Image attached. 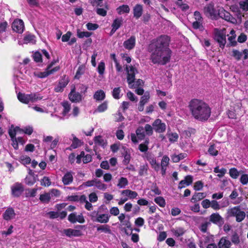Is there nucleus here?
Listing matches in <instances>:
<instances>
[{
	"mask_svg": "<svg viewBox=\"0 0 248 248\" xmlns=\"http://www.w3.org/2000/svg\"><path fill=\"white\" fill-rule=\"evenodd\" d=\"M105 69V64L104 62L101 61L99 62L97 67L98 72L100 75H103Z\"/></svg>",
	"mask_w": 248,
	"mask_h": 248,
	"instance_id": "nucleus-57",
	"label": "nucleus"
},
{
	"mask_svg": "<svg viewBox=\"0 0 248 248\" xmlns=\"http://www.w3.org/2000/svg\"><path fill=\"white\" fill-rule=\"evenodd\" d=\"M231 245V242L227 237H221L217 243L218 248H228Z\"/></svg>",
	"mask_w": 248,
	"mask_h": 248,
	"instance_id": "nucleus-18",
	"label": "nucleus"
},
{
	"mask_svg": "<svg viewBox=\"0 0 248 248\" xmlns=\"http://www.w3.org/2000/svg\"><path fill=\"white\" fill-rule=\"evenodd\" d=\"M231 241L232 243L237 245L240 243V239L238 234L235 232L232 236Z\"/></svg>",
	"mask_w": 248,
	"mask_h": 248,
	"instance_id": "nucleus-59",
	"label": "nucleus"
},
{
	"mask_svg": "<svg viewBox=\"0 0 248 248\" xmlns=\"http://www.w3.org/2000/svg\"><path fill=\"white\" fill-rule=\"evenodd\" d=\"M94 186L101 190H105L107 188V185L104 184L102 182L97 179H94Z\"/></svg>",
	"mask_w": 248,
	"mask_h": 248,
	"instance_id": "nucleus-34",
	"label": "nucleus"
},
{
	"mask_svg": "<svg viewBox=\"0 0 248 248\" xmlns=\"http://www.w3.org/2000/svg\"><path fill=\"white\" fill-rule=\"evenodd\" d=\"M121 89L119 87L115 88L112 91V96L116 99L120 98L121 95L120 94Z\"/></svg>",
	"mask_w": 248,
	"mask_h": 248,
	"instance_id": "nucleus-48",
	"label": "nucleus"
},
{
	"mask_svg": "<svg viewBox=\"0 0 248 248\" xmlns=\"http://www.w3.org/2000/svg\"><path fill=\"white\" fill-rule=\"evenodd\" d=\"M29 94L19 93L17 95L18 99L22 103L28 104L29 103Z\"/></svg>",
	"mask_w": 248,
	"mask_h": 248,
	"instance_id": "nucleus-28",
	"label": "nucleus"
},
{
	"mask_svg": "<svg viewBox=\"0 0 248 248\" xmlns=\"http://www.w3.org/2000/svg\"><path fill=\"white\" fill-rule=\"evenodd\" d=\"M155 202L162 207H164L166 205L165 200L162 197H157L155 198Z\"/></svg>",
	"mask_w": 248,
	"mask_h": 248,
	"instance_id": "nucleus-46",
	"label": "nucleus"
},
{
	"mask_svg": "<svg viewBox=\"0 0 248 248\" xmlns=\"http://www.w3.org/2000/svg\"><path fill=\"white\" fill-rule=\"evenodd\" d=\"M143 128L145 135L150 136L153 134L154 129L153 126L152 127L149 124H146Z\"/></svg>",
	"mask_w": 248,
	"mask_h": 248,
	"instance_id": "nucleus-44",
	"label": "nucleus"
},
{
	"mask_svg": "<svg viewBox=\"0 0 248 248\" xmlns=\"http://www.w3.org/2000/svg\"><path fill=\"white\" fill-rule=\"evenodd\" d=\"M154 129L158 133L164 132L166 128L165 123H162V121L159 119L155 120L153 123Z\"/></svg>",
	"mask_w": 248,
	"mask_h": 248,
	"instance_id": "nucleus-9",
	"label": "nucleus"
},
{
	"mask_svg": "<svg viewBox=\"0 0 248 248\" xmlns=\"http://www.w3.org/2000/svg\"><path fill=\"white\" fill-rule=\"evenodd\" d=\"M24 41L26 44L31 43L34 44L36 42L35 36L30 33L26 34L24 37Z\"/></svg>",
	"mask_w": 248,
	"mask_h": 248,
	"instance_id": "nucleus-30",
	"label": "nucleus"
},
{
	"mask_svg": "<svg viewBox=\"0 0 248 248\" xmlns=\"http://www.w3.org/2000/svg\"><path fill=\"white\" fill-rule=\"evenodd\" d=\"M118 14L122 15L124 13H128L130 11V8L127 5H122L116 9Z\"/></svg>",
	"mask_w": 248,
	"mask_h": 248,
	"instance_id": "nucleus-33",
	"label": "nucleus"
},
{
	"mask_svg": "<svg viewBox=\"0 0 248 248\" xmlns=\"http://www.w3.org/2000/svg\"><path fill=\"white\" fill-rule=\"evenodd\" d=\"M68 220L72 223H75L77 222L83 223L85 222V219L82 214L77 215L76 212L70 214L68 216Z\"/></svg>",
	"mask_w": 248,
	"mask_h": 248,
	"instance_id": "nucleus-8",
	"label": "nucleus"
},
{
	"mask_svg": "<svg viewBox=\"0 0 248 248\" xmlns=\"http://www.w3.org/2000/svg\"><path fill=\"white\" fill-rule=\"evenodd\" d=\"M124 47L128 50L132 49L136 45V37L135 36H131L128 39L125 40L124 42Z\"/></svg>",
	"mask_w": 248,
	"mask_h": 248,
	"instance_id": "nucleus-15",
	"label": "nucleus"
},
{
	"mask_svg": "<svg viewBox=\"0 0 248 248\" xmlns=\"http://www.w3.org/2000/svg\"><path fill=\"white\" fill-rule=\"evenodd\" d=\"M187 157V154L186 153H181L179 155L174 154L171 156V158L173 162L177 163L181 160Z\"/></svg>",
	"mask_w": 248,
	"mask_h": 248,
	"instance_id": "nucleus-26",
	"label": "nucleus"
},
{
	"mask_svg": "<svg viewBox=\"0 0 248 248\" xmlns=\"http://www.w3.org/2000/svg\"><path fill=\"white\" fill-rule=\"evenodd\" d=\"M69 82L68 78L66 76L63 77L60 80L58 85L55 88V91L56 92H62L63 88L66 87Z\"/></svg>",
	"mask_w": 248,
	"mask_h": 248,
	"instance_id": "nucleus-14",
	"label": "nucleus"
},
{
	"mask_svg": "<svg viewBox=\"0 0 248 248\" xmlns=\"http://www.w3.org/2000/svg\"><path fill=\"white\" fill-rule=\"evenodd\" d=\"M123 19L122 17L117 18L113 20L111 27L118 30L122 25Z\"/></svg>",
	"mask_w": 248,
	"mask_h": 248,
	"instance_id": "nucleus-38",
	"label": "nucleus"
},
{
	"mask_svg": "<svg viewBox=\"0 0 248 248\" xmlns=\"http://www.w3.org/2000/svg\"><path fill=\"white\" fill-rule=\"evenodd\" d=\"M54 64V62H52L48 66H47L46 70L48 71V75L52 74L54 72L58 71L60 69V67L59 66H56L53 68L52 69H50L52 65Z\"/></svg>",
	"mask_w": 248,
	"mask_h": 248,
	"instance_id": "nucleus-56",
	"label": "nucleus"
},
{
	"mask_svg": "<svg viewBox=\"0 0 248 248\" xmlns=\"http://www.w3.org/2000/svg\"><path fill=\"white\" fill-rule=\"evenodd\" d=\"M51 185V182L49 178L45 176L41 180V185L45 186H48Z\"/></svg>",
	"mask_w": 248,
	"mask_h": 248,
	"instance_id": "nucleus-61",
	"label": "nucleus"
},
{
	"mask_svg": "<svg viewBox=\"0 0 248 248\" xmlns=\"http://www.w3.org/2000/svg\"><path fill=\"white\" fill-rule=\"evenodd\" d=\"M208 152L212 156H216L218 154V151L216 149L215 145L210 146Z\"/></svg>",
	"mask_w": 248,
	"mask_h": 248,
	"instance_id": "nucleus-51",
	"label": "nucleus"
},
{
	"mask_svg": "<svg viewBox=\"0 0 248 248\" xmlns=\"http://www.w3.org/2000/svg\"><path fill=\"white\" fill-rule=\"evenodd\" d=\"M122 194H125L130 199H134L137 197L138 193L136 191H132L129 189L124 190L121 192Z\"/></svg>",
	"mask_w": 248,
	"mask_h": 248,
	"instance_id": "nucleus-32",
	"label": "nucleus"
},
{
	"mask_svg": "<svg viewBox=\"0 0 248 248\" xmlns=\"http://www.w3.org/2000/svg\"><path fill=\"white\" fill-rule=\"evenodd\" d=\"M34 75L39 78H44L47 77L49 75L47 70L46 69L44 72H34Z\"/></svg>",
	"mask_w": 248,
	"mask_h": 248,
	"instance_id": "nucleus-55",
	"label": "nucleus"
},
{
	"mask_svg": "<svg viewBox=\"0 0 248 248\" xmlns=\"http://www.w3.org/2000/svg\"><path fill=\"white\" fill-rule=\"evenodd\" d=\"M169 161L170 158L168 156L166 155L163 156L161 162V167L167 168L169 164Z\"/></svg>",
	"mask_w": 248,
	"mask_h": 248,
	"instance_id": "nucleus-58",
	"label": "nucleus"
},
{
	"mask_svg": "<svg viewBox=\"0 0 248 248\" xmlns=\"http://www.w3.org/2000/svg\"><path fill=\"white\" fill-rule=\"evenodd\" d=\"M21 129L18 127H14L12 125L11 128H9L8 133L10 136L11 139H16V135L17 132L20 131Z\"/></svg>",
	"mask_w": 248,
	"mask_h": 248,
	"instance_id": "nucleus-31",
	"label": "nucleus"
},
{
	"mask_svg": "<svg viewBox=\"0 0 248 248\" xmlns=\"http://www.w3.org/2000/svg\"><path fill=\"white\" fill-rule=\"evenodd\" d=\"M97 231L100 232L110 234L111 233L110 227L108 225H99L97 227Z\"/></svg>",
	"mask_w": 248,
	"mask_h": 248,
	"instance_id": "nucleus-25",
	"label": "nucleus"
},
{
	"mask_svg": "<svg viewBox=\"0 0 248 248\" xmlns=\"http://www.w3.org/2000/svg\"><path fill=\"white\" fill-rule=\"evenodd\" d=\"M128 184V181L127 178L125 177H121L118 181L117 186L120 188H124Z\"/></svg>",
	"mask_w": 248,
	"mask_h": 248,
	"instance_id": "nucleus-37",
	"label": "nucleus"
},
{
	"mask_svg": "<svg viewBox=\"0 0 248 248\" xmlns=\"http://www.w3.org/2000/svg\"><path fill=\"white\" fill-rule=\"evenodd\" d=\"M92 33L88 31H82L79 30H77V36L80 38L84 37H89L91 35Z\"/></svg>",
	"mask_w": 248,
	"mask_h": 248,
	"instance_id": "nucleus-45",
	"label": "nucleus"
},
{
	"mask_svg": "<svg viewBox=\"0 0 248 248\" xmlns=\"http://www.w3.org/2000/svg\"><path fill=\"white\" fill-rule=\"evenodd\" d=\"M110 215L108 214H102L98 215L96 222L105 224L109 221Z\"/></svg>",
	"mask_w": 248,
	"mask_h": 248,
	"instance_id": "nucleus-22",
	"label": "nucleus"
},
{
	"mask_svg": "<svg viewBox=\"0 0 248 248\" xmlns=\"http://www.w3.org/2000/svg\"><path fill=\"white\" fill-rule=\"evenodd\" d=\"M240 8L244 11H248V0L240 1L239 2Z\"/></svg>",
	"mask_w": 248,
	"mask_h": 248,
	"instance_id": "nucleus-47",
	"label": "nucleus"
},
{
	"mask_svg": "<svg viewBox=\"0 0 248 248\" xmlns=\"http://www.w3.org/2000/svg\"><path fill=\"white\" fill-rule=\"evenodd\" d=\"M99 215L98 211H93L90 213L89 216L91 220L93 222H96Z\"/></svg>",
	"mask_w": 248,
	"mask_h": 248,
	"instance_id": "nucleus-60",
	"label": "nucleus"
},
{
	"mask_svg": "<svg viewBox=\"0 0 248 248\" xmlns=\"http://www.w3.org/2000/svg\"><path fill=\"white\" fill-rule=\"evenodd\" d=\"M127 72V81L129 85L134 82L135 79V74L138 72L137 69L132 66H126Z\"/></svg>",
	"mask_w": 248,
	"mask_h": 248,
	"instance_id": "nucleus-5",
	"label": "nucleus"
},
{
	"mask_svg": "<svg viewBox=\"0 0 248 248\" xmlns=\"http://www.w3.org/2000/svg\"><path fill=\"white\" fill-rule=\"evenodd\" d=\"M170 39L167 36H161L149 46L150 59L154 64L165 65L170 61L171 51L169 48Z\"/></svg>",
	"mask_w": 248,
	"mask_h": 248,
	"instance_id": "nucleus-1",
	"label": "nucleus"
},
{
	"mask_svg": "<svg viewBox=\"0 0 248 248\" xmlns=\"http://www.w3.org/2000/svg\"><path fill=\"white\" fill-rule=\"evenodd\" d=\"M218 17H220L232 23H234L235 20L230 13L225 11L223 8H221L218 10L217 19H218Z\"/></svg>",
	"mask_w": 248,
	"mask_h": 248,
	"instance_id": "nucleus-6",
	"label": "nucleus"
},
{
	"mask_svg": "<svg viewBox=\"0 0 248 248\" xmlns=\"http://www.w3.org/2000/svg\"><path fill=\"white\" fill-rule=\"evenodd\" d=\"M94 141V143L98 145L102 146H105L106 145V140L100 136L95 137Z\"/></svg>",
	"mask_w": 248,
	"mask_h": 248,
	"instance_id": "nucleus-39",
	"label": "nucleus"
},
{
	"mask_svg": "<svg viewBox=\"0 0 248 248\" xmlns=\"http://www.w3.org/2000/svg\"><path fill=\"white\" fill-rule=\"evenodd\" d=\"M16 214L12 208H8L3 214V217L6 220H9L15 217Z\"/></svg>",
	"mask_w": 248,
	"mask_h": 248,
	"instance_id": "nucleus-20",
	"label": "nucleus"
},
{
	"mask_svg": "<svg viewBox=\"0 0 248 248\" xmlns=\"http://www.w3.org/2000/svg\"><path fill=\"white\" fill-rule=\"evenodd\" d=\"M228 214L229 216L235 217L236 220L238 222H241L246 217L245 212L241 211L239 206L229 209Z\"/></svg>",
	"mask_w": 248,
	"mask_h": 248,
	"instance_id": "nucleus-3",
	"label": "nucleus"
},
{
	"mask_svg": "<svg viewBox=\"0 0 248 248\" xmlns=\"http://www.w3.org/2000/svg\"><path fill=\"white\" fill-rule=\"evenodd\" d=\"M215 39L219 43L220 47L223 48L226 43V36L220 31H217L215 34Z\"/></svg>",
	"mask_w": 248,
	"mask_h": 248,
	"instance_id": "nucleus-13",
	"label": "nucleus"
},
{
	"mask_svg": "<svg viewBox=\"0 0 248 248\" xmlns=\"http://www.w3.org/2000/svg\"><path fill=\"white\" fill-rule=\"evenodd\" d=\"M12 27L14 31L21 33L24 31V23L21 19H16L13 22Z\"/></svg>",
	"mask_w": 248,
	"mask_h": 248,
	"instance_id": "nucleus-11",
	"label": "nucleus"
},
{
	"mask_svg": "<svg viewBox=\"0 0 248 248\" xmlns=\"http://www.w3.org/2000/svg\"><path fill=\"white\" fill-rule=\"evenodd\" d=\"M214 172L216 173H218L217 175V177H218L219 178H222L226 173L227 170L226 169L224 168L219 169L218 166H217L214 168Z\"/></svg>",
	"mask_w": 248,
	"mask_h": 248,
	"instance_id": "nucleus-35",
	"label": "nucleus"
},
{
	"mask_svg": "<svg viewBox=\"0 0 248 248\" xmlns=\"http://www.w3.org/2000/svg\"><path fill=\"white\" fill-rule=\"evenodd\" d=\"M150 98V94L148 92H146L141 97L140 104L145 105L147 103Z\"/></svg>",
	"mask_w": 248,
	"mask_h": 248,
	"instance_id": "nucleus-52",
	"label": "nucleus"
},
{
	"mask_svg": "<svg viewBox=\"0 0 248 248\" xmlns=\"http://www.w3.org/2000/svg\"><path fill=\"white\" fill-rule=\"evenodd\" d=\"M105 92L102 90H99L95 93L93 98L97 101H101L105 99Z\"/></svg>",
	"mask_w": 248,
	"mask_h": 248,
	"instance_id": "nucleus-24",
	"label": "nucleus"
},
{
	"mask_svg": "<svg viewBox=\"0 0 248 248\" xmlns=\"http://www.w3.org/2000/svg\"><path fill=\"white\" fill-rule=\"evenodd\" d=\"M12 195L15 197H19L24 191V187L20 183H16L11 186Z\"/></svg>",
	"mask_w": 248,
	"mask_h": 248,
	"instance_id": "nucleus-12",
	"label": "nucleus"
},
{
	"mask_svg": "<svg viewBox=\"0 0 248 248\" xmlns=\"http://www.w3.org/2000/svg\"><path fill=\"white\" fill-rule=\"evenodd\" d=\"M148 169V167L147 165L141 166L139 170V175L140 176L146 175L147 173Z\"/></svg>",
	"mask_w": 248,
	"mask_h": 248,
	"instance_id": "nucleus-53",
	"label": "nucleus"
},
{
	"mask_svg": "<svg viewBox=\"0 0 248 248\" xmlns=\"http://www.w3.org/2000/svg\"><path fill=\"white\" fill-rule=\"evenodd\" d=\"M228 40L229 42V45L231 46H234L237 45V42L235 40L236 35L235 34V31L234 30L232 29L230 34H228Z\"/></svg>",
	"mask_w": 248,
	"mask_h": 248,
	"instance_id": "nucleus-21",
	"label": "nucleus"
},
{
	"mask_svg": "<svg viewBox=\"0 0 248 248\" xmlns=\"http://www.w3.org/2000/svg\"><path fill=\"white\" fill-rule=\"evenodd\" d=\"M72 136L73 137V140L71 146L73 149H75L80 146V141L74 135H72Z\"/></svg>",
	"mask_w": 248,
	"mask_h": 248,
	"instance_id": "nucleus-49",
	"label": "nucleus"
},
{
	"mask_svg": "<svg viewBox=\"0 0 248 248\" xmlns=\"http://www.w3.org/2000/svg\"><path fill=\"white\" fill-rule=\"evenodd\" d=\"M206 196V194L203 192L196 193L193 195L191 199V202H193L199 201L203 199Z\"/></svg>",
	"mask_w": 248,
	"mask_h": 248,
	"instance_id": "nucleus-29",
	"label": "nucleus"
},
{
	"mask_svg": "<svg viewBox=\"0 0 248 248\" xmlns=\"http://www.w3.org/2000/svg\"><path fill=\"white\" fill-rule=\"evenodd\" d=\"M137 136L139 139L143 140L145 137L144 128L142 126L139 127L136 131Z\"/></svg>",
	"mask_w": 248,
	"mask_h": 248,
	"instance_id": "nucleus-40",
	"label": "nucleus"
},
{
	"mask_svg": "<svg viewBox=\"0 0 248 248\" xmlns=\"http://www.w3.org/2000/svg\"><path fill=\"white\" fill-rule=\"evenodd\" d=\"M62 106L63 107L62 113L64 115H65L70 111V106L68 103L67 102H63L62 103Z\"/></svg>",
	"mask_w": 248,
	"mask_h": 248,
	"instance_id": "nucleus-62",
	"label": "nucleus"
},
{
	"mask_svg": "<svg viewBox=\"0 0 248 248\" xmlns=\"http://www.w3.org/2000/svg\"><path fill=\"white\" fill-rule=\"evenodd\" d=\"M209 221L220 226L224 223L223 218L217 213L211 214L209 217Z\"/></svg>",
	"mask_w": 248,
	"mask_h": 248,
	"instance_id": "nucleus-10",
	"label": "nucleus"
},
{
	"mask_svg": "<svg viewBox=\"0 0 248 248\" xmlns=\"http://www.w3.org/2000/svg\"><path fill=\"white\" fill-rule=\"evenodd\" d=\"M232 56L237 61L241 60L242 58L244 60H247L248 59V49H244L242 52L233 49L232 51Z\"/></svg>",
	"mask_w": 248,
	"mask_h": 248,
	"instance_id": "nucleus-7",
	"label": "nucleus"
},
{
	"mask_svg": "<svg viewBox=\"0 0 248 248\" xmlns=\"http://www.w3.org/2000/svg\"><path fill=\"white\" fill-rule=\"evenodd\" d=\"M211 224L210 221H205L201 223L199 229L202 232L205 233L207 231L208 227H209Z\"/></svg>",
	"mask_w": 248,
	"mask_h": 248,
	"instance_id": "nucleus-41",
	"label": "nucleus"
},
{
	"mask_svg": "<svg viewBox=\"0 0 248 248\" xmlns=\"http://www.w3.org/2000/svg\"><path fill=\"white\" fill-rule=\"evenodd\" d=\"M240 181L243 185H247L248 183V174H242L240 177Z\"/></svg>",
	"mask_w": 248,
	"mask_h": 248,
	"instance_id": "nucleus-64",
	"label": "nucleus"
},
{
	"mask_svg": "<svg viewBox=\"0 0 248 248\" xmlns=\"http://www.w3.org/2000/svg\"><path fill=\"white\" fill-rule=\"evenodd\" d=\"M203 13L208 18L212 19H217V14L218 10H217L213 3L206 4L203 9Z\"/></svg>",
	"mask_w": 248,
	"mask_h": 248,
	"instance_id": "nucleus-4",
	"label": "nucleus"
},
{
	"mask_svg": "<svg viewBox=\"0 0 248 248\" xmlns=\"http://www.w3.org/2000/svg\"><path fill=\"white\" fill-rule=\"evenodd\" d=\"M189 107L194 118L200 121H207L210 117L211 110L209 105L202 100H192Z\"/></svg>",
	"mask_w": 248,
	"mask_h": 248,
	"instance_id": "nucleus-2",
	"label": "nucleus"
},
{
	"mask_svg": "<svg viewBox=\"0 0 248 248\" xmlns=\"http://www.w3.org/2000/svg\"><path fill=\"white\" fill-rule=\"evenodd\" d=\"M74 173L71 171H67L62 177V182L64 185L71 184L73 181Z\"/></svg>",
	"mask_w": 248,
	"mask_h": 248,
	"instance_id": "nucleus-16",
	"label": "nucleus"
},
{
	"mask_svg": "<svg viewBox=\"0 0 248 248\" xmlns=\"http://www.w3.org/2000/svg\"><path fill=\"white\" fill-rule=\"evenodd\" d=\"M85 71V65L84 64H82V65H80L78 67V70L76 72V74L75 77V78L79 79L80 78V76L84 73Z\"/></svg>",
	"mask_w": 248,
	"mask_h": 248,
	"instance_id": "nucleus-42",
	"label": "nucleus"
},
{
	"mask_svg": "<svg viewBox=\"0 0 248 248\" xmlns=\"http://www.w3.org/2000/svg\"><path fill=\"white\" fill-rule=\"evenodd\" d=\"M51 198L50 193H46L44 194L40 195V200L43 202L47 203L49 202Z\"/></svg>",
	"mask_w": 248,
	"mask_h": 248,
	"instance_id": "nucleus-43",
	"label": "nucleus"
},
{
	"mask_svg": "<svg viewBox=\"0 0 248 248\" xmlns=\"http://www.w3.org/2000/svg\"><path fill=\"white\" fill-rule=\"evenodd\" d=\"M171 232L175 236L179 237L183 235L185 233L186 231L184 228L182 227H179L175 229H171Z\"/></svg>",
	"mask_w": 248,
	"mask_h": 248,
	"instance_id": "nucleus-27",
	"label": "nucleus"
},
{
	"mask_svg": "<svg viewBox=\"0 0 248 248\" xmlns=\"http://www.w3.org/2000/svg\"><path fill=\"white\" fill-rule=\"evenodd\" d=\"M243 171H239L235 168H232L229 170L230 176L233 179H237L239 174L242 173Z\"/></svg>",
	"mask_w": 248,
	"mask_h": 248,
	"instance_id": "nucleus-36",
	"label": "nucleus"
},
{
	"mask_svg": "<svg viewBox=\"0 0 248 248\" xmlns=\"http://www.w3.org/2000/svg\"><path fill=\"white\" fill-rule=\"evenodd\" d=\"M143 8L142 5L140 4L136 5L133 9L134 16L137 19L139 18L141 16Z\"/></svg>",
	"mask_w": 248,
	"mask_h": 248,
	"instance_id": "nucleus-23",
	"label": "nucleus"
},
{
	"mask_svg": "<svg viewBox=\"0 0 248 248\" xmlns=\"http://www.w3.org/2000/svg\"><path fill=\"white\" fill-rule=\"evenodd\" d=\"M108 108V103L107 102H104L100 104L97 108L96 111L102 112L105 111Z\"/></svg>",
	"mask_w": 248,
	"mask_h": 248,
	"instance_id": "nucleus-54",
	"label": "nucleus"
},
{
	"mask_svg": "<svg viewBox=\"0 0 248 248\" xmlns=\"http://www.w3.org/2000/svg\"><path fill=\"white\" fill-rule=\"evenodd\" d=\"M69 99L73 102H79L82 100V95L78 92L72 90L69 94Z\"/></svg>",
	"mask_w": 248,
	"mask_h": 248,
	"instance_id": "nucleus-19",
	"label": "nucleus"
},
{
	"mask_svg": "<svg viewBox=\"0 0 248 248\" xmlns=\"http://www.w3.org/2000/svg\"><path fill=\"white\" fill-rule=\"evenodd\" d=\"M64 233L69 237L72 236L78 237L82 235V232L80 230L72 229H67L63 230Z\"/></svg>",
	"mask_w": 248,
	"mask_h": 248,
	"instance_id": "nucleus-17",
	"label": "nucleus"
},
{
	"mask_svg": "<svg viewBox=\"0 0 248 248\" xmlns=\"http://www.w3.org/2000/svg\"><path fill=\"white\" fill-rule=\"evenodd\" d=\"M124 159L123 161V164L127 165L130 162L131 156L130 154H128L126 151L124 155Z\"/></svg>",
	"mask_w": 248,
	"mask_h": 248,
	"instance_id": "nucleus-63",
	"label": "nucleus"
},
{
	"mask_svg": "<svg viewBox=\"0 0 248 248\" xmlns=\"http://www.w3.org/2000/svg\"><path fill=\"white\" fill-rule=\"evenodd\" d=\"M170 141L171 142H175L179 138L178 135L176 133H171L168 134Z\"/></svg>",
	"mask_w": 248,
	"mask_h": 248,
	"instance_id": "nucleus-50",
	"label": "nucleus"
}]
</instances>
